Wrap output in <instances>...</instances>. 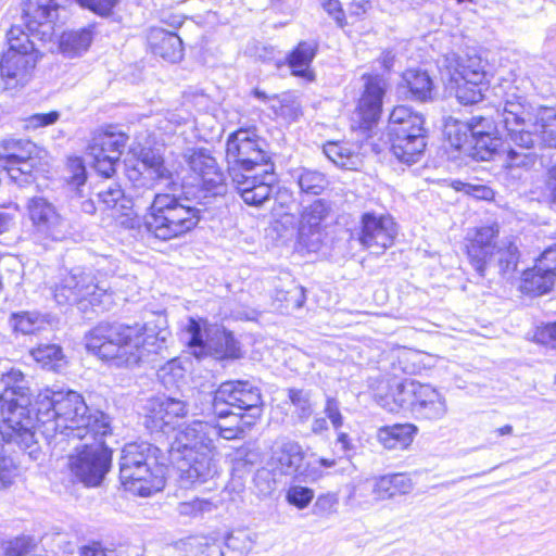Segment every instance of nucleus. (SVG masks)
Listing matches in <instances>:
<instances>
[{
  "instance_id": "1",
  "label": "nucleus",
  "mask_w": 556,
  "mask_h": 556,
  "mask_svg": "<svg viewBox=\"0 0 556 556\" xmlns=\"http://www.w3.org/2000/svg\"><path fill=\"white\" fill-rule=\"evenodd\" d=\"M530 87L531 81L526 77L505 79L498 86L502 100L497 112L508 144L503 168L515 178H521L535 166L536 146L556 148V114L529 101Z\"/></svg>"
},
{
  "instance_id": "2",
  "label": "nucleus",
  "mask_w": 556,
  "mask_h": 556,
  "mask_svg": "<svg viewBox=\"0 0 556 556\" xmlns=\"http://www.w3.org/2000/svg\"><path fill=\"white\" fill-rule=\"evenodd\" d=\"M37 431L53 450L65 451L75 442L105 438L112 427L111 418L91 410L79 393L47 388L37 393Z\"/></svg>"
},
{
  "instance_id": "3",
  "label": "nucleus",
  "mask_w": 556,
  "mask_h": 556,
  "mask_svg": "<svg viewBox=\"0 0 556 556\" xmlns=\"http://www.w3.org/2000/svg\"><path fill=\"white\" fill-rule=\"evenodd\" d=\"M170 331L159 324L100 323L86 336V348L116 367H132L166 349Z\"/></svg>"
},
{
  "instance_id": "4",
  "label": "nucleus",
  "mask_w": 556,
  "mask_h": 556,
  "mask_svg": "<svg viewBox=\"0 0 556 556\" xmlns=\"http://www.w3.org/2000/svg\"><path fill=\"white\" fill-rule=\"evenodd\" d=\"M215 434L206 420H193L175 429L168 453L184 483H203L217 473Z\"/></svg>"
},
{
  "instance_id": "5",
  "label": "nucleus",
  "mask_w": 556,
  "mask_h": 556,
  "mask_svg": "<svg viewBox=\"0 0 556 556\" xmlns=\"http://www.w3.org/2000/svg\"><path fill=\"white\" fill-rule=\"evenodd\" d=\"M0 393V446L14 442L27 450L35 443L33 392L20 370H12Z\"/></svg>"
},
{
  "instance_id": "6",
  "label": "nucleus",
  "mask_w": 556,
  "mask_h": 556,
  "mask_svg": "<svg viewBox=\"0 0 556 556\" xmlns=\"http://www.w3.org/2000/svg\"><path fill=\"white\" fill-rule=\"evenodd\" d=\"M162 451L148 442H131L122 450L119 479L132 494L150 496L165 485Z\"/></svg>"
},
{
  "instance_id": "7",
  "label": "nucleus",
  "mask_w": 556,
  "mask_h": 556,
  "mask_svg": "<svg viewBox=\"0 0 556 556\" xmlns=\"http://www.w3.org/2000/svg\"><path fill=\"white\" fill-rule=\"evenodd\" d=\"M200 213L188 199L156 193L144 216V227L153 237L168 241L191 231L201 218Z\"/></svg>"
},
{
  "instance_id": "8",
  "label": "nucleus",
  "mask_w": 556,
  "mask_h": 556,
  "mask_svg": "<svg viewBox=\"0 0 556 556\" xmlns=\"http://www.w3.org/2000/svg\"><path fill=\"white\" fill-rule=\"evenodd\" d=\"M498 226H484L476 230L467 247L468 257L477 273L483 277L486 266L497 256L498 271L504 277H510L517 269L519 252L515 238L506 237L500 242Z\"/></svg>"
},
{
  "instance_id": "9",
  "label": "nucleus",
  "mask_w": 556,
  "mask_h": 556,
  "mask_svg": "<svg viewBox=\"0 0 556 556\" xmlns=\"http://www.w3.org/2000/svg\"><path fill=\"white\" fill-rule=\"evenodd\" d=\"M262 396L248 381H227L219 386L212 399V413L218 418L232 416L252 426L261 417Z\"/></svg>"
},
{
  "instance_id": "10",
  "label": "nucleus",
  "mask_w": 556,
  "mask_h": 556,
  "mask_svg": "<svg viewBox=\"0 0 556 556\" xmlns=\"http://www.w3.org/2000/svg\"><path fill=\"white\" fill-rule=\"evenodd\" d=\"M103 439L71 444L75 454L70 455V469L87 486L100 485L111 468L112 451L105 446Z\"/></svg>"
},
{
  "instance_id": "11",
  "label": "nucleus",
  "mask_w": 556,
  "mask_h": 556,
  "mask_svg": "<svg viewBox=\"0 0 556 556\" xmlns=\"http://www.w3.org/2000/svg\"><path fill=\"white\" fill-rule=\"evenodd\" d=\"M31 21H26L28 31L21 26H12L8 31L9 49L0 60V73L3 78L15 79L24 85L31 79L35 67V45L30 39L33 28Z\"/></svg>"
},
{
  "instance_id": "12",
  "label": "nucleus",
  "mask_w": 556,
  "mask_h": 556,
  "mask_svg": "<svg viewBox=\"0 0 556 556\" xmlns=\"http://www.w3.org/2000/svg\"><path fill=\"white\" fill-rule=\"evenodd\" d=\"M109 298L106 289L96 283L91 274L80 269L67 274L54 290L59 304H76L80 311H86L89 305L100 306Z\"/></svg>"
},
{
  "instance_id": "13",
  "label": "nucleus",
  "mask_w": 556,
  "mask_h": 556,
  "mask_svg": "<svg viewBox=\"0 0 556 556\" xmlns=\"http://www.w3.org/2000/svg\"><path fill=\"white\" fill-rule=\"evenodd\" d=\"M263 144L264 141L248 129H239L231 134L226 144V157L229 167L253 172L257 167H265V164H270Z\"/></svg>"
},
{
  "instance_id": "14",
  "label": "nucleus",
  "mask_w": 556,
  "mask_h": 556,
  "mask_svg": "<svg viewBox=\"0 0 556 556\" xmlns=\"http://www.w3.org/2000/svg\"><path fill=\"white\" fill-rule=\"evenodd\" d=\"M186 341L197 358L212 353L216 358H239L241 355L238 341L231 332L216 330L214 337L204 340L201 325L190 318L186 328Z\"/></svg>"
},
{
  "instance_id": "15",
  "label": "nucleus",
  "mask_w": 556,
  "mask_h": 556,
  "mask_svg": "<svg viewBox=\"0 0 556 556\" xmlns=\"http://www.w3.org/2000/svg\"><path fill=\"white\" fill-rule=\"evenodd\" d=\"M268 465L274 472L303 481H315L320 477V471L312 463H304L302 446L292 440L281 442L273 451Z\"/></svg>"
},
{
  "instance_id": "16",
  "label": "nucleus",
  "mask_w": 556,
  "mask_h": 556,
  "mask_svg": "<svg viewBox=\"0 0 556 556\" xmlns=\"http://www.w3.org/2000/svg\"><path fill=\"white\" fill-rule=\"evenodd\" d=\"M397 235V227L390 215L365 213L361 218L359 229L356 231L357 240L370 253L382 254L393 245Z\"/></svg>"
},
{
  "instance_id": "17",
  "label": "nucleus",
  "mask_w": 556,
  "mask_h": 556,
  "mask_svg": "<svg viewBox=\"0 0 556 556\" xmlns=\"http://www.w3.org/2000/svg\"><path fill=\"white\" fill-rule=\"evenodd\" d=\"M229 175L232 184L247 204L260 206L269 199L271 181L274 180L273 164H265V167H257V169L253 172L229 167Z\"/></svg>"
},
{
  "instance_id": "18",
  "label": "nucleus",
  "mask_w": 556,
  "mask_h": 556,
  "mask_svg": "<svg viewBox=\"0 0 556 556\" xmlns=\"http://www.w3.org/2000/svg\"><path fill=\"white\" fill-rule=\"evenodd\" d=\"M405 395L410 396L407 412L416 420L433 422L447 415L446 397L431 384L413 380Z\"/></svg>"
},
{
  "instance_id": "19",
  "label": "nucleus",
  "mask_w": 556,
  "mask_h": 556,
  "mask_svg": "<svg viewBox=\"0 0 556 556\" xmlns=\"http://www.w3.org/2000/svg\"><path fill=\"white\" fill-rule=\"evenodd\" d=\"M128 137L115 130L114 127H109L104 130H99L93 134L90 143L88 144V155L91 157L93 168L102 176L109 178L115 173V167L119 162V153L113 152V155L103 150V146L110 147H126Z\"/></svg>"
},
{
  "instance_id": "20",
  "label": "nucleus",
  "mask_w": 556,
  "mask_h": 556,
  "mask_svg": "<svg viewBox=\"0 0 556 556\" xmlns=\"http://www.w3.org/2000/svg\"><path fill=\"white\" fill-rule=\"evenodd\" d=\"M329 212L330 206L321 199L304 207L299 224L298 242L308 252H316L321 248L326 236L324 222Z\"/></svg>"
},
{
  "instance_id": "21",
  "label": "nucleus",
  "mask_w": 556,
  "mask_h": 556,
  "mask_svg": "<svg viewBox=\"0 0 556 556\" xmlns=\"http://www.w3.org/2000/svg\"><path fill=\"white\" fill-rule=\"evenodd\" d=\"M184 160L207 192L213 195L226 192L224 173L207 150L189 148L184 152Z\"/></svg>"
},
{
  "instance_id": "22",
  "label": "nucleus",
  "mask_w": 556,
  "mask_h": 556,
  "mask_svg": "<svg viewBox=\"0 0 556 556\" xmlns=\"http://www.w3.org/2000/svg\"><path fill=\"white\" fill-rule=\"evenodd\" d=\"M18 144L15 141H3L0 144V169L5 170L15 184L24 187L35 181V162L31 157L35 144L27 143L28 149L24 153H16Z\"/></svg>"
},
{
  "instance_id": "23",
  "label": "nucleus",
  "mask_w": 556,
  "mask_h": 556,
  "mask_svg": "<svg viewBox=\"0 0 556 556\" xmlns=\"http://www.w3.org/2000/svg\"><path fill=\"white\" fill-rule=\"evenodd\" d=\"M485 65L478 55L447 54L444 58L441 74L447 83L466 80L470 84H483L485 80Z\"/></svg>"
},
{
  "instance_id": "24",
  "label": "nucleus",
  "mask_w": 556,
  "mask_h": 556,
  "mask_svg": "<svg viewBox=\"0 0 556 556\" xmlns=\"http://www.w3.org/2000/svg\"><path fill=\"white\" fill-rule=\"evenodd\" d=\"M146 424L152 430L172 427L177 419L188 415V403L170 396L150 399L146 405Z\"/></svg>"
},
{
  "instance_id": "25",
  "label": "nucleus",
  "mask_w": 556,
  "mask_h": 556,
  "mask_svg": "<svg viewBox=\"0 0 556 556\" xmlns=\"http://www.w3.org/2000/svg\"><path fill=\"white\" fill-rule=\"evenodd\" d=\"M127 176L135 187L152 189L156 181L170 179L172 173L160 155L146 151L136 165L127 170Z\"/></svg>"
},
{
  "instance_id": "26",
  "label": "nucleus",
  "mask_w": 556,
  "mask_h": 556,
  "mask_svg": "<svg viewBox=\"0 0 556 556\" xmlns=\"http://www.w3.org/2000/svg\"><path fill=\"white\" fill-rule=\"evenodd\" d=\"M364 91L359 98L357 112L366 128L376 123L382 111L386 81L379 75H363Z\"/></svg>"
},
{
  "instance_id": "27",
  "label": "nucleus",
  "mask_w": 556,
  "mask_h": 556,
  "mask_svg": "<svg viewBox=\"0 0 556 556\" xmlns=\"http://www.w3.org/2000/svg\"><path fill=\"white\" fill-rule=\"evenodd\" d=\"M66 223L55 207L43 199H37V241H58L64 238ZM45 247L47 242H42Z\"/></svg>"
},
{
  "instance_id": "28",
  "label": "nucleus",
  "mask_w": 556,
  "mask_h": 556,
  "mask_svg": "<svg viewBox=\"0 0 556 556\" xmlns=\"http://www.w3.org/2000/svg\"><path fill=\"white\" fill-rule=\"evenodd\" d=\"M388 135L389 138L410 135L425 136L427 135L425 118L420 113L406 105H397L389 115Z\"/></svg>"
},
{
  "instance_id": "29",
  "label": "nucleus",
  "mask_w": 556,
  "mask_h": 556,
  "mask_svg": "<svg viewBox=\"0 0 556 556\" xmlns=\"http://www.w3.org/2000/svg\"><path fill=\"white\" fill-rule=\"evenodd\" d=\"M148 41L155 55L172 63L181 60L184 48L177 34L163 28H153L148 36Z\"/></svg>"
},
{
  "instance_id": "30",
  "label": "nucleus",
  "mask_w": 556,
  "mask_h": 556,
  "mask_svg": "<svg viewBox=\"0 0 556 556\" xmlns=\"http://www.w3.org/2000/svg\"><path fill=\"white\" fill-rule=\"evenodd\" d=\"M413 379H392L388 382L387 391L379 390L375 394V400L379 406L390 413L399 410H408L409 395H405L408 389H412Z\"/></svg>"
},
{
  "instance_id": "31",
  "label": "nucleus",
  "mask_w": 556,
  "mask_h": 556,
  "mask_svg": "<svg viewBox=\"0 0 556 556\" xmlns=\"http://www.w3.org/2000/svg\"><path fill=\"white\" fill-rule=\"evenodd\" d=\"M367 483L376 501L408 494L414 486L412 479L405 473L381 476Z\"/></svg>"
},
{
  "instance_id": "32",
  "label": "nucleus",
  "mask_w": 556,
  "mask_h": 556,
  "mask_svg": "<svg viewBox=\"0 0 556 556\" xmlns=\"http://www.w3.org/2000/svg\"><path fill=\"white\" fill-rule=\"evenodd\" d=\"M100 202L106 207L112 208L124 216L119 224L126 228H135L140 220L137 216H132L131 201L124 194L118 184H111L98 194Z\"/></svg>"
},
{
  "instance_id": "33",
  "label": "nucleus",
  "mask_w": 556,
  "mask_h": 556,
  "mask_svg": "<svg viewBox=\"0 0 556 556\" xmlns=\"http://www.w3.org/2000/svg\"><path fill=\"white\" fill-rule=\"evenodd\" d=\"M391 151L401 163L412 165L421 160L427 147V135L390 138Z\"/></svg>"
},
{
  "instance_id": "34",
  "label": "nucleus",
  "mask_w": 556,
  "mask_h": 556,
  "mask_svg": "<svg viewBox=\"0 0 556 556\" xmlns=\"http://www.w3.org/2000/svg\"><path fill=\"white\" fill-rule=\"evenodd\" d=\"M317 43L315 41H300L298 46L289 53L287 60L292 74L304 78L307 81L315 79L314 73L309 66L317 52Z\"/></svg>"
},
{
  "instance_id": "35",
  "label": "nucleus",
  "mask_w": 556,
  "mask_h": 556,
  "mask_svg": "<svg viewBox=\"0 0 556 556\" xmlns=\"http://www.w3.org/2000/svg\"><path fill=\"white\" fill-rule=\"evenodd\" d=\"M417 427L413 424H395L378 430V441L389 450L406 448L414 439Z\"/></svg>"
},
{
  "instance_id": "36",
  "label": "nucleus",
  "mask_w": 556,
  "mask_h": 556,
  "mask_svg": "<svg viewBox=\"0 0 556 556\" xmlns=\"http://www.w3.org/2000/svg\"><path fill=\"white\" fill-rule=\"evenodd\" d=\"M93 36L94 26L92 25L77 30L65 31L60 38V50L68 58L79 56L89 49Z\"/></svg>"
},
{
  "instance_id": "37",
  "label": "nucleus",
  "mask_w": 556,
  "mask_h": 556,
  "mask_svg": "<svg viewBox=\"0 0 556 556\" xmlns=\"http://www.w3.org/2000/svg\"><path fill=\"white\" fill-rule=\"evenodd\" d=\"M185 556H220L222 546L213 539L203 535L188 536L177 543Z\"/></svg>"
},
{
  "instance_id": "38",
  "label": "nucleus",
  "mask_w": 556,
  "mask_h": 556,
  "mask_svg": "<svg viewBox=\"0 0 556 556\" xmlns=\"http://www.w3.org/2000/svg\"><path fill=\"white\" fill-rule=\"evenodd\" d=\"M403 80L412 99L424 102L432 98L433 83L427 72L407 70L403 75Z\"/></svg>"
},
{
  "instance_id": "39",
  "label": "nucleus",
  "mask_w": 556,
  "mask_h": 556,
  "mask_svg": "<svg viewBox=\"0 0 556 556\" xmlns=\"http://www.w3.org/2000/svg\"><path fill=\"white\" fill-rule=\"evenodd\" d=\"M556 279L548 273L539 269L536 263L533 268L522 275L520 289L523 293L541 295L552 290Z\"/></svg>"
},
{
  "instance_id": "40",
  "label": "nucleus",
  "mask_w": 556,
  "mask_h": 556,
  "mask_svg": "<svg viewBox=\"0 0 556 556\" xmlns=\"http://www.w3.org/2000/svg\"><path fill=\"white\" fill-rule=\"evenodd\" d=\"M324 153L338 167L344 169H357L362 163L359 154L346 143L328 142L324 146Z\"/></svg>"
},
{
  "instance_id": "41",
  "label": "nucleus",
  "mask_w": 556,
  "mask_h": 556,
  "mask_svg": "<svg viewBox=\"0 0 556 556\" xmlns=\"http://www.w3.org/2000/svg\"><path fill=\"white\" fill-rule=\"evenodd\" d=\"M59 8L37 0V39L51 41L56 33Z\"/></svg>"
},
{
  "instance_id": "42",
  "label": "nucleus",
  "mask_w": 556,
  "mask_h": 556,
  "mask_svg": "<svg viewBox=\"0 0 556 556\" xmlns=\"http://www.w3.org/2000/svg\"><path fill=\"white\" fill-rule=\"evenodd\" d=\"M37 364L48 371L60 372L67 366V359L58 344L37 346Z\"/></svg>"
},
{
  "instance_id": "43",
  "label": "nucleus",
  "mask_w": 556,
  "mask_h": 556,
  "mask_svg": "<svg viewBox=\"0 0 556 556\" xmlns=\"http://www.w3.org/2000/svg\"><path fill=\"white\" fill-rule=\"evenodd\" d=\"M471 143L468 146L467 155L476 161H490L496 154L500 146L501 138L497 135L470 137Z\"/></svg>"
},
{
  "instance_id": "44",
  "label": "nucleus",
  "mask_w": 556,
  "mask_h": 556,
  "mask_svg": "<svg viewBox=\"0 0 556 556\" xmlns=\"http://www.w3.org/2000/svg\"><path fill=\"white\" fill-rule=\"evenodd\" d=\"M252 541L245 531H236L227 535L220 556H247L252 548Z\"/></svg>"
},
{
  "instance_id": "45",
  "label": "nucleus",
  "mask_w": 556,
  "mask_h": 556,
  "mask_svg": "<svg viewBox=\"0 0 556 556\" xmlns=\"http://www.w3.org/2000/svg\"><path fill=\"white\" fill-rule=\"evenodd\" d=\"M302 192L319 194L327 186L325 175L318 170L303 168L296 176Z\"/></svg>"
},
{
  "instance_id": "46",
  "label": "nucleus",
  "mask_w": 556,
  "mask_h": 556,
  "mask_svg": "<svg viewBox=\"0 0 556 556\" xmlns=\"http://www.w3.org/2000/svg\"><path fill=\"white\" fill-rule=\"evenodd\" d=\"M186 369L181 361L174 357L161 366L157 370V378L165 388H173L185 379Z\"/></svg>"
},
{
  "instance_id": "47",
  "label": "nucleus",
  "mask_w": 556,
  "mask_h": 556,
  "mask_svg": "<svg viewBox=\"0 0 556 556\" xmlns=\"http://www.w3.org/2000/svg\"><path fill=\"white\" fill-rule=\"evenodd\" d=\"M450 88L455 90V96L459 103L468 105L479 102L483 97V84H470L466 80L457 83H447Z\"/></svg>"
},
{
  "instance_id": "48",
  "label": "nucleus",
  "mask_w": 556,
  "mask_h": 556,
  "mask_svg": "<svg viewBox=\"0 0 556 556\" xmlns=\"http://www.w3.org/2000/svg\"><path fill=\"white\" fill-rule=\"evenodd\" d=\"M288 396L295 407V414L301 422L307 421L313 414L311 392L303 389H289Z\"/></svg>"
},
{
  "instance_id": "49",
  "label": "nucleus",
  "mask_w": 556,
  "mask_h": 556,
  "mask_svg": "<svg viewBox=\"0 0 556 556\" xmlns=\"http://www.w3.org/2000/svg\"><path fill=\"white\" fill-rule=\"evenodd\" d=\"M446 136L450 144L457 150L468 153L471 143L470 127L467 123L455 122L446 126Z\"/></svg>"
},
{
  "instance_id": "50",
  "label": "nucleus",
  "mask_w": 556,
  "mask_h": 556,
  "mask_svg": "<svg viewBox=\"0 0 556 556\" xmlns=\"http://www.w3.org/2000/svg\"><path fill=\"white\" fill-rule=\"evenodd\" d=\"M67 175L65 177L67 185L73 188L77 195H81L80 187L85 186L87 180L86 167L80 157H68L66 165Z\"/></svg>"
},
{
  "instance_id": "51",
  "label": "nucleus",
  "mask_w": 556,
  "mask_h": 556,
  "mask_svg": "<svg viewBox=\"0 0 556 556\" xmlns=\"http://www.w3.org/2000/svg\"><path fill=\"white\" fill-rule=\"evenodd\" d=\"M275 298L285 303L286 309L301 308L306 300L304 288L293 282L287 290H276Z\"/></svg>"
},
{
  "instance_id": "52",
  "label": "nucleus",
  "mask_w": 556,
  "mask_h": 556,
  "mask_svg": "<svg viewBox=\"0 0 556 556\" xmlns=\"http://www.w3.org/2000/svg\"><path fill=\"white\" fill-rule=\"evenodd\" d=\"M17 476L13 459L7 455L4 445L0 446V489L10 486Z\"/></svg>"
},
{
  "instance_id": "53",
  "label": "nucleus",
  "mask_w": 556,
  "mask_h": 556,
  "mask_svg": "<svg viewBox=\"0 0 556 556\" xmlns=\"http://www.w3.org/2000/svg\"><path fill=\"white\" fill-rule=\"evenodd\" d=\"M286 498L289 504L299 509L306 508L314 498V491L302 485H292L287 491Z\"/></svg>"
},
{
  "instance_id": "54",
  "label": "nucleus",
  "mask_w": 556,
  "mask_h": 556,
  "mask_svg": "<svg viewBox=\"0 0 556 556\" xmlns=\"http://www.w3.org/2000/svg\"><path fill=\"white\" fill-rule=\"evenodd\" d=\"M467 124L470 127V137L497 135L496 125L492 118L477 115L472 116Z\"/></svg>"
},
{
  "instance_id": "55",
  "label": "nucleus",
  "mask_w": 556,
  "mask_h": 556,
  "mask_svg": "<svg viewBox=\"0 0 556 556\" xmlns=\"http://www.w3.org/2000/svg\"><path fill=\"white\" fill-rule=\"evenodd\" d=\"M237 422L231 426H223L220 424H214L211 421V427L216 431L214 435V442L218 438H223L225 440H232L239 438L244 432V427H249L240 421V418H236Z\"/></svg>"
},
{
  "instance_id": "56",
  "label": "nucleus",
  "mask_w": 556,
  "mask_h": 556,
  "mask_svg": "<svg viewBox=\"0 0 556 556\" xmlns=\"http://www.w3.org/2000/svg\"><path fill=\"white\" fill-rule=\"evenodd\" d=\"M339 497L336 493H326L317 497L314 514L326 516L337 511Z\"/></svg>"
},
{
  "instance_id": "57",
  "label": "nucleus",
  "mask_w": 556,
  "mask_h": 556,
  "mask_svg": "<svg viewBox=\"0 0 556 556\" xmlns=\"http://www.w3.org/2000/svg\"><path fill=\"white\" fill-rule=\"evenodd\" d=\"M254 483L262 495H269L276 489V481L271 478L270 470L258 469L254 476Z\"/></svg>"
},
{
  "instance_id": "58",
  "label": "nucleus",
  "mask_w": 556,
  "mask_h": 556,
  "mask_svg": "<svg viewBox=\"0 0 556 556\" xmlns=\"http://www.w3.org/2000/svg\"><path fill=\"white\" fill-rule=\"evenodd\" d=\"M11 324L15 332L31 334L35 330V320L29 313H16L11 317Z\"/></svg>"
},
{
  "instance_id": "59",
  "label": "nucleus",
  "mask_w": 556,
  "mask_h": 556,
  "mask_svg": "<svg viewBox=\"0 0 556 556\" xmlns=\"http://www.w3.org/2000/svg\"><path fill=\"white\" fill-rule=\"evenodd\" d=\"M536 263L540 270L551 274L556 279V244L545 249Z\"/></svg>"
},
{
  "instance_id": "60",
  "label": "nucleus",
  "mask_w": 556,
  "mask_h": 556,
  "mask_svg": "<svg viewBox=\"0 0 556 556\" xmlns=\"http://www.w3.org/2000/svg\"><path fill=\"white\" fill-rule=\"evenodd\" d=\"M31 548V539L28 536L15 538L5 546L7 556H25Z\"/></svg>"
},
{
  "instance_id": "61",
  "label": "nucleus",
  "mask_w": 556,
  "mask_h": 556,
  "mask_svg": "<svg viewBox=\"0 0 556 556\" xmlns=\"http://www.w3.org/2000/svg\"><path fill=\"white\" fill-rule=\"evenodd\" d=\"M178 509L181 515H197L199 513L210 511L212 509V503L195 498L190 502L180 503Z\"/></svg>"
},
{
  "instance_id": "62",
  "label": "nucleus",
  "mask_w": 556,
  "mask_h": 556,
  "mask_svg": "<svg viewBox=\"0 0 556 556\" xmlns=\"http://www.w3.org/2000/svg\"><path fill=\"white\" fill-rule=\"evenodd\" d=\"M534 338L539 343L556 348V321L539 328Z\"/></svg>"
},
{
  "instance_id": "63",
  "label": "nucleus",
  "mask_w": 556,
  "mask_h": 556,
  "mask_svg": "<svg viewBox=\"0 0 556 556\" xmlns=\"http://www.w3.org/2000/svg\"><path fill=\"white\" fill-rule=\"evenodd\" d=\"M324 412L336 430H338L339 428L342 427L343 417L340 413L339 404L334 399H332V397L327 399Z\"/></svg>"
},
{
  "instance_id": "64",
  "label": "nucleus",
  "mask_w": 556,
  "mask_h": 556,
  "mask_svg": "<svg viewBox=\"0 0 556 556\" xmlns=\"http://www.w3.org/2000/svg\"><path fill=\"white\" fill-rule=\"evenodd\" d=\"M81 5L99 14H109L119 0H78Z\"/></svg>"
}]
</instances>
